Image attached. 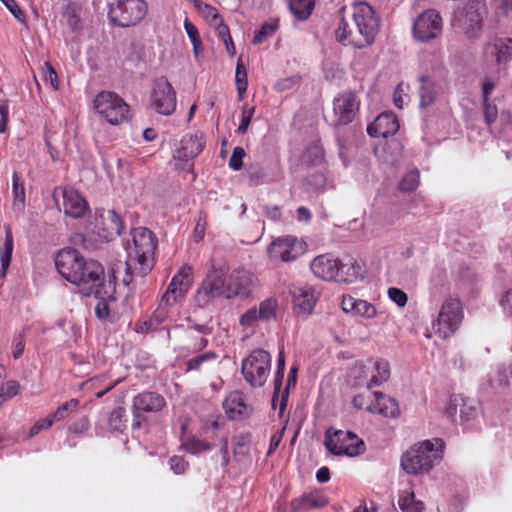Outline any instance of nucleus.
<instances>
[{
  "label": "nucleus",
  "instance_id": "obj_47",
  "mask_svg": "<svg viewBox=\"0 0 512 512\" xmlns=\"http://www.w3.org/2000/svg\"><path fill=\"white\" fill-rule=\"evenodd\" d=\"M297 382V368L292 367L290 369V372L288 374L287 383L285 389L281 393V399L279 404L280 409V415L284 412L286 409L287 403H288V397H289V389L291 387H295Z\"/></svg>",
  "mask_w": 512,
  "mask_h": 512
},
{
  "label": "nucleus",
  "instance_id": "obj_27",
  "mask_svg": "<svg viewBox=\"0 0 512 512\" xmlns=\"http://www.w3.org/2000/svg\"><path fill=\"white\" fill-rule=\"evenodd\" d=\"M338 274L336 281L344 283H352L363 277L362 267L352 257L347 258L345 262L340 260Z\"/></svg>",
  "mask_w": 512,
  "mask_h": 512
},
{
  "label": "nucleus",
  "instance_id": "obj_62",
  "mask_svg": "<svg viewBox=\"0 0 512 512\" xmlns=\"http://www.w3.org/2000/svg\"><path fill=\"white\" fill-rule=\"evenodd\" d=\"M258 320H260V316H258V309L256 307H252L241 315L239 323L242 326H251Z\"/></svg>",
  "mask_w": 512,
  "mask_h": 512
},
{
  "label": "nucleus",
  "instance_id": "obj_63",
  "mask_svg": "<svg viewBox=\"0 0 512 512\" xmlns=\"http://www.w3.org/2000/svg\"><path fill=\"white\" fill-rule=\"evenodd\" d=\"M462 404V395H452L449 400V404L446 408V415L450 419H454L458 409L460 410Z\"/></svg>",
  "mask_w": 512,
  "mask_h": 512
},
{
  "label": "nucleus",
  "instance_id": "obj_25",
  "mask_svg": "<svg viewBox=\"0 0 512 512\" xmlns=\"http://www.w3.org/2000/svg\"><path fill=\"white\" fill-rule=\"evenodd\" d=\"M485 54L494 57L498 64L510 61L512 59V39L495 38L485 46Z\"/></svg>",
  "mask_w": 512,
  "mask_h": 512
},
{
  "label": "nucleus",
  "instance_id": "obj_41",
  "mask_svg": "<svg viewBox=\"0 0 512 512\" xmlns=\"http://www.w3.org/2000/svg\"><path fill=\"white\" fill-rule=\"evenodd\" d=\"M375 374L371 376L373 386L380 385L388 380L390 376L389 363L386 360L379 359L374 362Z\"/></svg>",
  "mask_w": 512,
  "mask_h": 512
},
{
  "label": "nucleus",
  "instance_id": "obj_33",
  "mask_svg": "<svg viewBox=\"0 0 512 512\" xmlns=\"http://www.w3.org/2000/svg\"><path fill=\"white\" fill-rule=\"evenodd\" d=\"M13 252V235L9 226L5 227V240L3 246L0 248V262L2 276H5L6 271L10 265Z\"/></svg>",
  "mask_w": 512,
  "mask_h": 512
},
{
  "label": "nucleus",
  "instance_id": "obj_61",
  "mask_svg": "<svg viewBox=\"0 0 512 512\" xmlns=\"http://www.w3.org/2000/svg\"><path fill=\"white\" fill-rule=\"evenodd\" d=\"M44 80L49 83L54 89H58V76L49 62H45L42 68Z\"/></svg>",
  "mask_w": 512,
  "mask_h": 512
},
{
  "label": "nucleus",
  "instance_id": "obj_59",
  "mask_svg": "<svg viewBox=\"0 0 512 512\" xmlns=\"http://www.w3.org/2000/svg\"><path fill=\"white\" fill-rule=\"evenodd\" d=\"M482 103H483V109H484L485 122L487 125L490 126L492 123H494L496 121V118L498 115L497 106L495 104L491 103L489 101V99H487V100L482 99Z\"/></svg>",
  "mask_w": 512,
  "mask_h": 512
},
{
  "label": "nucleus",
  "instance_id": "obj_22",
  "mask_svg": "<svg viewBox=\"0 0 512 512\" xmlns=\"http://www.w3.org/2000/svg\"><path fill=\"white\" fill-rule=\"evenodd\" d=\"M338 265H340L338 258H334L331 254H323L313 259L310 268L316 277L326 281H336L339 276Z\"/></svg>",
  "mask_w": 512,
  "mask_h": 512
},
{
  "label": "nucleus",
  "instance_id": "obj_32",
  "mask_svg": "<svg viewBox=\"0 0 512 512\" xmlns=\"http://www.w3.org/2000/svg\"><path fill=\"white\" fill-rule=\"evenodd\" d=\"M315 0H289V8L298 20H307L314 9Z\"/></svg>",
  "mask_w": 512,
  "mask_h": 512
},
{
  "label": "nucleus",
  "instance_id": "obj_28",
  "mask_svg": "<svg viewBox=\"0 0 512 512\" xmlns=\"http://www.w3.org/2000/svg\"><path fill=\"white\" fill-rule=\"evenodd\" d=\"M376 405L374 406L375 411L377 410L381 415L385 417L395 418L400 414L398 402L389 396H386L380 392H373Z\"/></svg>",
  "mask_w": 512,
  "mask_h": 512
},
{
  "label": "nucleus",
  "instance_id": "obj_4",
  "mask_svg": "<svg viewBox=\"0 0 512 512\" xmlns=\"http://www.w3.org/2000/svg\"><path fill=\"white\" fill-rule=\"evenodd\" d=\"M272 357L263 349L253 350L241 365V373L246 382L253 388L262 387L271 371Z\"/></svg>",
  "mask_w": 512,
  "mask_h": 512
},
{
  "label": "nucleus",
  "instance_id": "obj_26",
  "mask_svg": "<svg viewBox=\"0 0 512 512\" xmlns=\"http://www.w3.org/2000/svg\"><path fill=\"white\" fill-rule=\"evenodd\" d=\"M328 504L326 496L319 492L304 493L291 501L293 512H305L310 509L322 508Z\"/></svg>",
  "mask_w": 512,
  "mask_h": 512
},
{
  "label": "nucleus",
  "instance_id": "obj_23",
  "mask_svg": "<svg viewBox=\"0 0 512 512\" xmlns=\"http://www.w3.org/2000/svg\"><path fill=\"white\" fill-rule=\"evenodd\" d=\"M399 130V122L397 117L391 113L386 112L380 114L374 122L368 125L367 132L371 137L388 138L396 134Z\"/></svg>",
  "mask_w": 512,
  "mask_h": 512
},
{
  "label": "nucleus",
  "instance_id": "obj_58",
  "mask_svg": "<svg viewBox=\"0 0 512 512\" xmlns=\"http://www.w3.org/2000/svg\"><path fill=\"white\" fill-rule=\"evenodd\" d=\"M245 155V150L242 147H235L229 159V167L235 171L240 170L242 168L243 158Z\"/></svg>",
  "mask_w": 512,
  "mask_h": 512
},
{
  "label": "nucleus",
  "instance_id": "obj_34",
  "mask_svg": "<svg viewBox=\"0 0 512 512\" xmlns=\"http://www.w3.org/2000/svg\"><path fill=\"white\" fill-rule=\"evenodd\" d=\"M349 382L353 387L366 386L367 390L373 386L371 378L368 379V372L363 364H355L349 373Z\"/></svg>",
  "mask_w": 512,
  "mask_h": 512
},
{
  "label": "nucleus",
  "instance_id": "obj_35",
  "mask_svg": "<svg viewBox=\"0 0 512 512\" xmlns=\"http://www.w3.org/2000/svg\"><path fill=\"white\" fill-rule=\"evenodd\" d=\"M13 209L18 213H22L25 208V188L20 175L17 172L13 173Z\"/></svg>",
  "mask_w": 512,
  "mask_h": 512
},
{
  "label": "nucleus",
  "instance_id": "obj_40",
  "mask_svg": "<svg viewBox=\"0 0 512 512\" xmlns=\"http://www.w3.org/2000/svg\"><path fill=\"white\" fill-rule=\"evenodd\" d=\"M227 412H237L239 415L248 413V405L241 393L234 392L230 395L226 402Z\"/></svg>",
  "mask_w": 512,
  "mask_h": 512
},
{
  "label": "nucleus",
  "instance_id": "obj_36",
  "mask_svg": "<svg viewBox=\"0 0 512 512\" xmlns=\"http://www.w3.org/2000/svg\"><path fill=\"white\" fill-rule=\"evenodd\" d=\"M399 508L403 512H423L424 504L422 501L415 500L413 491L401 492L398 500Z\"/></svg>",
  "mask_w": 512,
  "mask_h": 512
},
{
  "label": "nucleus",
  "instance_id": "obj_14",
  "mask_svg": "<svg viewBox=\"0 0 512 512\" xmlns=\"http://www.w3.org/2000/svg\"><path fill=\"white\" fill-rule=\"evenodd\" d=\"M151 103L155 110L162 115H171L175 111L176 92L165 77H160L154 81Z\"/></svg>",
  "mask_w": 512,
  "mask_h": 512
},
{
  "label": "nucleus",
  "instance_id": "obj_57",
  "mask_svg": "<svg viewBox=\"0 0 512 512\" xmlns=\"http://www.w3.org/2000/svg\"><path fill=\"white\" fill-rule=\"evenodd\" d=\"M255 113V107L254 106H247L245 105L242 110V117H241V123L238 126L237 132L240 134H245L249 128V125L251 123V120L253 118V115Z\"/></svg>",
  "mask_w": 512,
  "mask_h": 512
},
{
  "label": "nucleus",
  "instance_id": "obj_53",
  "mask_svg": "<svg viewBox=\"0 0 512 512\" xmlns=\"http://www.w3.org/2000/svg\"><path fill=\"white\" fill-rule=\"evenodd\" d=\"M79 405L78 399H70L65 404L60 406L51 416L53 421H60L65 419L69 413L74 411Z\"/></svg>",
  "mask_w": 512,
  "mask_h": 512
},
{
  "label": "nucleus",
  "instance_id": "obj_29",
  "mask_svg": "<svg viewBox=\"0 0 512 512\" xmlns=\"http://www.w3.org/2000/svg\"><path fill=\"white\" fill-rule=\"evenodd\" d=\"M233 456L237 462H242L250 457L251 434L242 433L233 437Z\"/></svg>",
  "mask_w": 512,
  "mask_h": 512
},
{
  "label": "nucleus",
  "instance_id": "obj_50",
  "mask_svg": "<svg viewBox=\"0 0 512 512\" xmlns=\"http://www.w3.org/2000/svg\"><path fill=\"white\" fill-rule=\"evenodd\" d=\"M63 17L72 31H77L81 28L80 16L78 15L76 8L73 5L68 4L65 7Z\"/></svg>",
  "mask_w": 512,
  "mask_h": 512
},
{
  "label": "nucleus",
  "instance_id": "obj_2",
  "mask_svg": "<svg viewBox=\"0 0 512 512\" xmlns=\"http://www.w3.org/2000/svg\"><path fill=\"white\" fill-rule=\"evenodd\" d=\"M133 246L129 248V260L125 263L126 275L123 283L126 286L141 281L155 265V252L158 239L146 227H137L132 230Z\"/></svg>",
  "mask_w": 512,
  "mask_h": 512
},
{
  "label": "nucleus",
  "instance_id": "obj_24",
  "mask_svg": "<svg viewBox=\"0 0 512 512\" xmlns=\"http://www.w3.org/2000/svg\"><path fill=\"white\" fill-rule=\"evenodd\" d=\"M296 240L292 238H279L268 247V254L272 260L289 262L296 259L298 252L295 250Z\"/></svg>",
  "mask_w": 512,
  "mask_h": 512
},
{
  "label": "nucleus",
  "instance_id": "obj_31",
  "mask_svg": "<svg viewBox=\"0 0 512 512\" xmlns=\"http://www.w3.org/2000/svg\"><path fill=\"white\" fill-rule=\"evenodd\" d=\"M104 225V237L106 239L119 236L124 229L123 221L115 210H109L107 212V215L104 217Z\"/></svg>",
  "mask_w": 512,
  "mask_h": 512
},
{
  "label": "nucleus",
  "instance_id": "obj_15",
  "mask_svg": "<svg viewBox=\"0 0 512 512\" xmlns=\"http://www.w3.org/2000/svg\"><path fill=\"white\" fill-rule=\"evenodd\" d=\"M85 258L71 247L61 249L55 256V266L59 274L70 283L80 278V267Z\"/></svg>",
  "mask_w": 512,
  "mask_h": 512
},
{
  "label": "nucleus",
  "instance_id": "obj_10",
  "mask_svg": "<svg viewBox=\"0 0 512 512\" xmlns=\"http://www.w3.org/2000/svg\"><path fill=\"white\" fill-rule=\"evenodd\" d=\"M485 11V3L483 1L473 0L456 15L454 25L469 38H476L482 30Z\"/></svg>",
  "mask_w": 512,
  "mask_h": 512
},
{
  "label": "nucleus",
  "instance_id": "obj_38",
  "mask_svg": "<svg viewBox=\"0 0 512 512\" xmlns=\"http://www.w3.org/2000/svg\"><path fill=\"white\" fill-rule=\"evenodd\" d=\"M420 81V106L427 107L431 105L435 100V85L434 82L427 76H421Z\"/></svg>",
  "mask_w": 512,
  "mask_h": 512
},
{
  "label": "nucleus",
  "instance_id": "obj_46",
  "mask_svg": "<svg viewBox=\"0 0 512 512\" xmlns=\"http://www.w3.org/2000/svg\"><path fill=\"white\" fill-rule=\"evenodd\" d=\"M125 415L126 411L123 407L114 408L109 415V427L114 431L122 432L126 427L124 421Z\"/></svg>",
  "mask_w": 512,
  "mask_h": 512
},
{
  "label": "nucleus",
  "instance_id": "obj_11",
  "mask_svg": "<svg viewBox=\"0 0 512 512\" xmlns=\"http://www.w3.org/2000/svg\"><path fill=\"white\" fill-rule=\"evenodd\" d=\"M165 406V398L159 393L146 391L137 394L132 401V429L138 430L142 428L146 421L145 413H157Z\"/></svg>",
  "mask_w": 512,
  "mask_h": 512
},
{
  "label": "nucleus",
  "instance_id": "obj_13",
  "mask_svg": "<svg viewBox=\"0 0 512 512\" xmlns=\"http://www.w3.org/2000/svg\"><path fill=\"white\" fill-rule=\"evenodd\" d=\"M442 31V18L434 9L423 11L413 23V35L420 42L436 39Z\"/></svg>",
  "mask_w": 512,
  "mask_h": 512
},
{
  "label": "nucleus",
  "instance_id": "obj_5",
  "mask_svg": "<svg viewBox=\"0 0 512 512\" xmlns=\"http://www.w3.org/2000/svg\"><path fill=\"white\" fill-rule=\"evenodd\" d=\"M463 317L460 300L447 297L441 305L436 321L433 322V329L440 338H450L459 329Z\"/></svg>",
  "mask_w": 512,
  "mask_h": 512
},
{
  "label": "nucleus",
  "instance_id": "obj_21",
  "mask_svg": "<svg viewBox=\"0 0 512 512\" xmlns=\"http://www.w3.org/2000/svg\"><path fill=\"white\" fill-rule=\"evenodd\" d=\"M292 296L295 312L307 316L312 313L320 292L311 286L294 287Z\"/></svg>",
  "mask_w": 512,
  "mask_h": 512
},
{
  "label": "nucleus",
  "instance_id": "obj_9",
  "mask_svg": "<svg viewBox=\"0 0 512 512\" xmlns=\"http://www.w3.org/2000/svg\"><path fill=\"white\" fill-rule=\"evenodd\" d=\"M325 446L334 455L357 456L364 452V442L351 431L328 429L325 433Z\"/></svg>",
  "mask_w": 512,
  "mask_h": 512
},
{
  "label": "nucleus",
  "instance_id": "obj_1",
  "mask_svg": "<svg viewBox=\"0 0 512 512\" xmlns=\"http://www.w3.org/2000/svg\"><path fill=\"white\" fill-rule=\"evenodd\" d=\"M345 12L344 6L338 11L340 21L335 32L337 40L358 49L373 44L380 30V18L374 9L366 2H359L353 5L349 20Z\"/></svg>",
  "mask_w": 512,
  "mask_h": 512
},
{
  "label": "nucleus",
  "instance_id": "obj_52",
  "mask_svg": "<svg viewBox=\"0 0 512 512\" xmlns=\"http://www.w3.org/2000/svg\"><path fill=\"white\" fill-rule=\"evenodd\" d=\"M184 448L190 454H199L212 449V445L207 441L191 438L185 442Z\"/></svg>",
  "mask_w": 512,
  "mask_h": 512
},
{
  "label": "nucleus",
  "instance_id": "obj_16",
  "mask_svg": "<svg viewBox=\"0 0 512 512\" xmlns=\"http://www.w3.org/2000/svg\"><path fill=\"white\" fill-rule=\"evenodd\" d=\"M257 284L255 275L246 269H234L227 277L226 298L248 297Z\"/></svg>",
  "mask_w": 512,
  "mask_h": 512
},
{
  "label": "nucleus",
  "instance_id": "obj_6",
  "mask_svg": "<svg viewBox=\"0 0 512 512\" xmlns=\"http://www.w3.org/2000/svg\"><path fill=\"white\" fill-rule=\"evenodd\" d=\"M148 11L144 0H117L111 4L108 18L119 27L135 26L144 19Z\"/></svg>",
  "mask_w": 512,
  "mask_h": 512
},
{
  "label": "nucleus",
  "instance_id": "obj_43",
  "mask_svg": "<svg viewBox=\"0 0 512 512\" xmlns=\"http://www.w3.org/2000/svg\"><path fill=\"white\" fill-rule=\"evenodd\" d=\"M194 7L209 21L212 25L217 24L222 19L217 9L201 0H193Z\"/></svg>",
  "mask_w": 512,
  "mask_h": 512
},
{
  "label": "nucleus",
  "instance_id": "obj_7",
  "mask_svg": "<svg viewBox=\"0 0 512 512\" xmlns=\"http://www.w3.org/2000/svg\"><path fill=\"white\" fill-rule=\"evenodd\" d=\"M94 107L112 125H119L130 118L129 105L114 92L99 93L94 100Z\"/></svg>",
  "mask_w": 512,
  "mask_h": 512
},
{
  "label": "nucleus",
  "instance_id": "obj_19",
  "mask_svg": "<svg viewBox=\"0 0 512 512\" xmlns=\"http://www.w3.org/2000/svg\"><path fill=\"white\" fill-rule=\"evenodd\" d=\"M63 198V209L67 216L73 218H81L88 210V203L86 200L73 188H55L53 192V199L58 203V197Z\"/></svg>",
  "mask_w": 512,
  "mask_h": 512
},
{
  "label": "nucleus",
  "instance_id": "obj_42",
  "mask_svg": "<svg viewBox=\"0 0 512 512\" xmlns=\"http://www.w3.org/2000/svg\"><path fill=\"white\" fill-rule=\"evenodd\" d=\"M278 308V302L274 298H267L260 302L258 308V316L260 320L269 321L276 317V311Z\"/></svg>",
  "mask_w": 512,
  "mask_h": 512
},
{
  "label": "nucleus",
  "instance_id": "obj_54",
  "mask_svg": "<svg viewBox=\"0 0 512 512\" xmlns=\"http://www.w3.org/2000/svg\"><path fill=\"white\" fill-rule=\"evenodd\" d=\"M217 358V354L215 352H207L201 355H198L195 358L189 359L186 362V372L199 370L201 365L207 361L214 360Z\"/></svg>",
  "mask_w": 512,
  "mask_h": 512
},
{
  "label": "nucleus",
  "instance_id": "obj_8",
  "mask_svg": "<svg viewBox=\"0 0 512 512\" xmlns=\"http://www.w3.org/2000/svg\"><path fill=\"white\" fill-rule=\"evenodd\" d=\"M227 275L223 268L212 266L195 295V303L204 308L221 296L226 297Z\"/></svg>",
  "mask_w": 512,
  "mask_h": 512
},
{
  "label": "nucleus",
  "instance_id": "obj_37",
  "mask_svg": "<svg viewBox=\"0 0 512 512\" xmlns=\"http://www.w3.org/2000/svg\"><path fill=\"white\" fill-rule=\"evenodd\" d=\"M325 152L320 142L311 143L302 155V162L307 165H318L324 161Z\"/></svg>",
  "mask_w": 512,
  "mask_h": 512
},
{
  "label": "nucleus",
  "instance_id": "obj_18",
  "mask_svg": "<svg viewBox=\"0 0 512 512\" xmlns=\"http://www.w3.org/2000/svg\"><path fill=\"white\" fill-rule=\"evenodd\" d=\"M192 268L183 266L172 278L166 292L162 296V303L173 305L183 298L192 284Z\"/></svg>",
  "mask_w": 512,
  "mask_h": 512
},
{
  "label": "nucleus",
  "instance_id": "obj_55",
  "mask_svg": "<svg viewBox=\"0 0 512 512\" xmlns=\"http://www.w3.org/2000/svg\"><path fill=\"white\" fill-rule=\"evenodd\" d=\"M307 189L310 191H320L326 184V177L323 173H313L305 179Z\"/></svg>",
  "mask_w": 512,
  "mask_h": 512
},
{
  "label": "nucleus",
  "instance_id": "obj_30",
  "mask_svg": "<svg viewBox=\"0 0 512 512\" xmlns=\"http://www.w3.org/2000/svg\"><path fill=\"white\" fill-rule=\"evenodd\" d=\"M170 305H166L160 301L158 308L154 311L152 316L144 321L143 326L141 328L142 332H151L162 329L160 326L167 320L168 318V307Z\"/></svg>",
  "mask_w": 512,
  "mask_h": 512
},
{
  "label": "nucleus",
  "instance_id": "obj_51",
  "mask_svg": "<svg viewBox=\"0 0 512 512\" xmlns=\"http://www.w3.org/2000/svg\"><path fill=\"white\" fill-rule=\"evenodd\" d=\"M459 413L463 421L474 419L478 414L475 402L462 396V404Z\"/></svg>",
  "mask_w": 512,
  "mask_h": 512
},
{
  "label": "nucleus",
  "instance_id": "obj_12",
  "mask_svg": "<svg viewBox=\"0 0 512 512\" xmlns=\"http://www.w3.org/2000/svg\"><path fill=\"white\" fill-rule=\"evenodd\" d=\"M80 267V278L71 283L82 287L84 294L89 296L94 294L99 296L101 287L105 280V272L103 266L96 260L85 259Z\"/></svg>",
  "mask_w": 512,
  "mask_h": 512
},
{
  "label": "nucleus",
  "instance_id": "obj_17",
  "mask_svg": "<svg viewBox=\"0 0 512 512\" xmlns=\"http://www.w3.org/2000/svg\"><path fill=\"white\" fill-rule=\"evenodd\" d=\"M204 147L205 141L202 135L187 134L183 136L173 156L176 161V168L184 169L185 163L197 157Z\"/></svg>",
  "mask_w": 512,
  "mask_h": 512
},
{
  "label": "nucleus",
  "instance_id": "obj_45",
  "mask_svg": "<svg viewBox=\"0 0 512 512\" xmlns=\"http://www.w3.org/2000/svg\"><path fill=\"white\" fill-rule=\"evenodd\" d=\"M278 28V21L272 20L270 22H267L261 26V28L255 32L254 38H253V44H261L266 39L271 37Z\"/></svg>",
  "mask_w": 512,
  "mask_h": 512
},
{
  "label": "nucleus",
  "instance_id": "obj_48",
  "mask_svg": "<svg viewBox=\"0 0 512 512\" xmlns=\"http://www.w3.org/2000/svg\"><path fill=\"white\" fill-rule=\"evenodd\" d=\"M375 398L373 397V393H371L369 390H367L365 393H360L358 395H355L352 400V404L355 408L359 410H368V411H375L373 407V401Z\"/></svg>",
  "mask_w": 512,
  "mask_h": 512
},
{
  "label": "nucleus",
  "instance_id": "obj_56",
  "mask_svg": "<svg viewBox=\"0 0 512 512\" xmlns=\"http://www.w3.org/2000/svg\"><path fill=\"white\" fill-rule=\"evenodd\" d=\"M353 315H359V316H363L366 318H372L373 316L376 315V309L371 303H369L365 300L357 299V303H356L355 311H354Z\"/></svg>",
  "mask_w": 512,
  "mask_h": 512
},
{
  "label": "nucleus",
  "instance_id": "obj_20",
  "mask_svg": "<svg viewBox=\"0 0 512 512\" xmlns=\"http://www.w3.org/2000/svg\"><path fill=\"white\" fill-rule=\"evenodd\" d=\"M333 106L336 117L334 125H347L355 118L359 110V101L354 93L344 92L334 99Z\"/></svg>",
  "mask_w": 512,
  "mask_h": 512
},
{
  "label": "nucleus",
  "instance_id": "obj_64",
  "mask_svg": "<svg viewBox=\"0 0 512 512\" xmlns=\"http://www.w3.org/2000/svg\"><path fill=\"white\" fill-rule=\"evenodd\" d=\"M171 470L176 474H183L187 467L188 462L181 456H173L169 460Z\"/></svg>",
  "mask_w": 512,
  "mask_h": 512
},
{
  "label": "nucleus",
  "instance_id": "obj_39",
  "mask_svg": "<svg viewBox=\"0 0 512 512\" xmlns=\"http://www.w3.org/2000/svg\"><path fill=\"white\" fill-rule=\"evenodd\" d=\"M246 176L250 185L258 186L267 182L266 172L260 163H251L246 168Z\"/></svg>",
  "mask_w": 512,
  "mask_h": 512
},
{
  "label": "nucleus",
  "instance_id": "obj_3",
  "mask_svg": "<svg viewBox=\"0 0 512 512\" xmlns=\"http://www.w3.org/2000/svg\"><path fill=\"white\" fill-rule=\"evenodd\" d=\"M444 441L439 438L412 446L401 457V467L408 474L429 472L442 459Z\"/></svg>",
  "mask_w": 512,
  "mask_h": 512
},
{
  "label": "nucleus",
  "instance_id": "obj_49",
  "mask_svg": "<svg viewBox=\"0 0 512 512\" xmlns=\"http://www.w3.org/2000/svg\"><path fill=\"white\" fill-rule=\"evenodd\" d=\"M419 185V172L417 170L406 173L400 181L399 189L403 192H412Z\"/></svg>",
  "mask_w": 512,
  "mask_h": 512
},
{
  "label": "nucleus",
  "instance_id": "obj_60",
  "mask_svg": "<svg viewBox=\"0 0 512 512\" xmlns=\"http://www.w3.org/2000/svg\"><path fill=\"white\" fill-rule=\"evenodd\" d=\"M207 226V214L205 212H200L195 229H194V240L195 242H200L205 235V230Z\"/></svg>",
  "mask_w": 512,
  "mask_h": 512
},
{
  "label": "nucleus",
  "instance_id": "obj_44",
  "mask_svg": "<svg viewBox=\"0 0 512 512\" xmlns=\"http://www.w3.org/2000/svg\"><path fill=\"white\" fill-rule=\"evenodd\" d=\"M235 82L239 99H242L248 87V77L245 65L239 60L236 66Z\"/></svg>",
  "mask_w": 512,
  "mask_h": 512
}]
</instances>
